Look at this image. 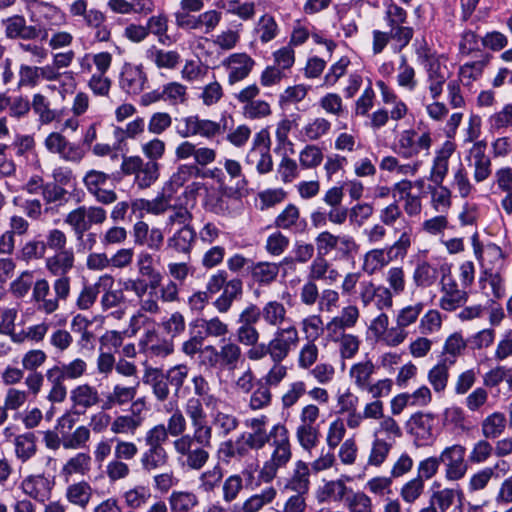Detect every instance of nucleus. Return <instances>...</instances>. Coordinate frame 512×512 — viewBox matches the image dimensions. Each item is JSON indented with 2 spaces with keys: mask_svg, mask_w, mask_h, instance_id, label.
<instances>
[{
  "mask_svg": "<svg viewBox=\"0 0 512 512\" xmlns=\"http://www.w3.org/2000/svg\"><path fill=\"white\" fill-rule=\"evenodd\" d=\"M110 174L100 170H88L82 179V183L87 192L103 205H110L116 202L117 193L113 189H106L105 186L110 181Z\"/></svg>",
  "mask_w": 512,
  "mask_h": 512,
  "instance_id": "obj_13",
  "label": "nucleus"
},
{
  "mask_svg": "<svg viewBox=\"0 0 512 512\" xmlns=\"http://www.w3.org/2000/svg\"><path fill=\"white\" fill-rule=\"evenodd\" d=\"M310 470L308 465L299 460L295 464L293 475L289 479L286 488L296 493L305 495L309 491L310 487Z\"/></svg>",
  "mask_w": 512,
  "mask_h": 512,
  "instance_id": "obj_47",
  "label": "nucleus"
},
{
  "mask_svg": "<svg viewBox=\"0 0 512 512\" xmlns=\"http://www.w3.org/2000/svg\"><path fill=\"white\" fill-rule=\"evenodd\" d=\"M299 325L305 340L310 342H316L325 329L323 319L319 314H310L302 318Z\"/></svg>",
  "mask_w": 512,
  "mask_h": 512,
  "instance_id": "obj_62",
  "label": "nucleus"
},
{
  "mask_svg": "<svg viewBox=\"0 0 512 512\" xmlns=\"http://www.w3.org/2000/svg\"><path fill=\"white\" fill-rule=\"evenodd\" d=\"M248 165H255L256 171L260 175H265L273 170V159L267 146L250 148L245 157Z\"/></svg>",
  "mask_w": 512,
  "mask_h": 512,
  "instance_id": "obj_44",
  "label": "nucleus"
},
{
  "mask_svg": "<svg viewBox=\"0 0 512 512\" xmlns=\"http://www.w3.org/2000/svg\"><path fill=\"white\" fill-rule=\"evenodd\" d=\"M350 490L341 479L327 481L319 488L317 498L319 502L329 500L340 502L345 500Z\"/></svg>",
  "mask_w": 512,
  "mask_h": 512,
  "instance_id": "obj_48",
  "label": "nucleus"
},
{
  "mask_svg": "<svg viewBox=\"0 0 512 512\" xmlns=\"http://www.w3.org/2000/svg\"><path fill=\"white\" fill-rule=\"evenodd\" d=\"M139 383L131 386L115 384L112 390L107 393L103 407L111 409L113 407H122L129 403H133L138 392Z\"/></svg>",
  "mask_w": 512,
  "mask_h": 512,
  "instance_id": "obj_33",
  "label": "nucleus"
},
{
  "mask_svg": "<svg viewBox=\"0 0 512 512\" xmlns=\"http://www.w3.org/2000/svg\"><path fill=\"white\" fill-rule=\"evenodd\" d=\"M64 222L71 227L76 239L82 240L84 233L89 230L85 206H79L70 211Z\"/></svg>",
  "mask_w": 512,
  "mask_h": 512,
  "instance_id": "obj_64",
  "label": "nucleus"
},
{
  "mask_svg": "<svg viewBox=\"0 0 512 512\" xmlns=\"http://www.w3.org/2000/svg\"><path fill=\"white\" fill-rule=\"evenodd\" d=\"M70 276L55 277L50 286L45 278L37 279L34 283L32 300L36 304L37 310L51 315L60 308L61 302H66L71 295Z\"/></svg>",
  "mask_w": 512,
  "mask_h": 512,
  "instance_id": "obj_4",
  "label": "nucleus"
},
{
  "mask_svg": "<svg viewBox=\"0 0 512 512\" xmlns=\"http://www.w3.org/2000/svg\"><path fill=\"white\" fill-rule=\"evenodd\" d=\"M467 341L460 332H454L449 335L443 345V361L454 364L456 359L463 354L467 347Z\"/></svg>",
  "mask_w": 512,
  "mask_h": 512,
  "instance_id": "obj_52",
  "label": "nucleus"
},
{
  "mask_svg": "<svg viewBox=\"0 0 512 512\" xmlns=\"http://www.w3.org/2000/svg\"><path fill=\"white\" fill-rule=\"evenodd\" d=\"M75 265L73 251H60L45 259V268L51 276H69Z\"/></svg>",
  "mask_w": 512,
  "mask_h": 512,
  "instance_id": "obj_34",
  "label": "nucleus"
},
{
  "mask_svg": "<svg viewBox=\"0 0 512 512\" xmlns=\"http://www.w3.org/2000/svg\"><path fill=\"white\" fill-rule=\"evenodd\" d=\"M38 23L41 28L51 30L53 27L65 22V15L60 8L48 2H40L37 5Z\"/></svg>",
  "mask_w": 512,
  "mask_h": 512,
  "instance_id": "obj_40",
  "label": "nucleus"
},
{
  "mask_svg": "<svg viewBox=\"0 0 512 512\" xmlns=\"http://www.w3.org/2000/svg\"><path fill=\"white\" fill-rule=\"evenodd\" d=\"M360 319V310L350 304L341 309L325 325L327 336H338L340 333H346L347 330L354 328Z\"/></svg>",
  "mask_w": 512,
  "mask_h": 512,
  "instance_id": "obj_22",
  "label": "nucleus"
},
{
  "mask_svg": "<svg viewBox=\"0 0 512 512\" xmlns=\"http://www.w3.org/2000/svg\"><path fill=\"white\" fill-rule=\"evenodd\" d=\"M435 418L431 413L417 412L406 423L407 432L414 437L418 446L431 444L435 440Z\"/></svg>",
  "mask_w": 512,
  "mask_h": 512,
  "instance_id": "obj_16",
  "label": "nucleus"
},
{
  "mask_svg": "<svg viewBox=\"0 0 512 512\" xmlns=\"http://www.w3.org/2000/svg\"><path fill=\"white\" fill-rule=\"evenodd\" d=\"M194 172L199 173L196 165H180L163 187L165 197L173 198L177 191L190 180Z\"/></svg>",
  "mask_w": 512,
  "mask_h": 512,
  "instance_id": "obj_39",
  "label": "nucleus"
},
{
  "mask_svg": "<svg viewBox=\"0 0 512 512\" xmlns=\"http://www.w3.org/2000/svg\"><path fill=\"white\" fill-rule=\"evenodd\" d=\"M91 462L92 459L88 453L79 452L67 460L62 467L61 473L66 477L74 474L84 476L90 471Z\"/></svg>",
  "mask_w": 512,
  "mask_h": 512,
  "instance_id": "obj_56",
  "label": "nucleus"
},
{
  "mask_svg": "<svg viewBox=\"0 0 512 512\" xmlns=\"http://www.w3.org/2000/svg\"><path fill=\"white\" fill-rule=\"evenodd\" d=\"M300 336L294 325L278 328L268 342L271 351V360H285L298 346Z\"/></svg>",
  "mask_w": 512,
  "mask_h": 512,
  "instance_id": "obj_14",
  "label": "nucleus"
},
{
  "mask_svg": "<svg viewBox=\"0 0 512 512\" xmlns=\"http://www.w3.org/2000/svg\"><path fill=\"white\" fill-rule=\"evenodd\" d=\"M466 161L477 184L487 181L493 175L492 158L487 154V142L477 141L467 151Z\"/></svg>",
  "mask_w": 512,
  "mask_h": 512,
  "instance_id": "obj_10",
  "label": "nucleus"
},
{
  "mask_svg": "<svg viewBox=\"0 0 512 512\" xmlns=\"http://www.w3.org/2000/svg\"><path fill=\"white\" fill-rule=\"evenodd\" d=\"M143 382L152 387L153 394L158 401L162 402L168 399L170 384L161 370L151 367L147 368L143 375Z\"/></svg>",
  "mask_w": 512,
  "mask_h": 512,
  "instance_id": "obj_38",
  "label": "nucleus"
},
{
  "mask_svg": "<svg viewBox=\"0 0 512 512\" xmlns=\"http://www.w3.org/2000/svg\"><path fill=\"white\" fill-rule=\"evenodd\" d=\"M412 278L416 287H431L438 279V269L427 261H420L413 271Z\"/></svg>",
  "mask_w": 512,
  "mask_h": 512,
  "instance_id": "obj_54",
  "label": "nucleus"
},
{
  "mask_svg": "<svg viewBox=\"0 0 512 512\" xmlns=\"http://www.w3.org/2000/svg\"><path fill=\"white\" fill-rule=\"evenodd\" d=\"M171 512H190L199 504L197 495L191 491H173L168 497Z\"/></svg>",
  "mask_w": 512,
  "mask_h": 512,
  "instance_id": "obj_49",
  "label": "nucleus"
},
{
  "mask_svg": "<svg viewBox=\"0 0 512 512\" xmlns=\"http://www.w3.org/2000/svg\"><path fill=\"white\" fill-rule=\"evenodd\" d=\"M196 240V231L193 227H180L167 239L166 250L172 255L183 254L189 256Z\"/></svg>",
  "mask_w": 512,
  "mask_h": 512,
  "instance_id": "obj_26",
  "label": "nucleus"
},
{
  "mask_svg": "<svg viewBox=\"0 0 512 512\" xmlns=\"http://www.w3.org/2000/svg\"><path fill=\"white\" fill-rule=\"evenodd\" d=\"M452 364L441 360L428 372V381L436 393H443L449 380V368Z\"/></svg>",
  "mask_w": 512,
  "mask_h": 512,
  "instance_id": "obj_60",
  "label": "nucleus"
},
{
  "mask_svg": "<svg viewBox=\"0 0 512 512\" xmlns=\"http://www.w3.org/2000/svg\"><path fill=\"white\" fill-rule=\"evenodd\" d=\"M195 327L200 329L202 337L212 339H227L230 334L229 324L222 320L219 316L203 317L195 322Z\"/></svg>",
  "mask_w": 512,
  "mask_h": 512,
  "instance_id": "obj_32",
  "label": "nucleus"
},
{
  "mask_svg": "<svg viewBox=\"0 0 512 512\" xmlns=\"http://www.w3.org/2000/svg\"><path fill=\"white\" fill-rule=\"evenodd\" d=\"M217 349L221 368L234 370L238 367L239 363L243 361L241 346L230 337L220 341Z\"/></svg>",
  "mask_w": 512,
  "mask_h": 512,
  "instance_id": "obj_31",
  "label": "nucleus"
},
{
  "mask_svg": "<svg viewBox=\"0 0 512 512\" xmlns=\"http://www.w3.org/2000/svg\"><path fill=\"white\" fill-rule=\"evenodd\" d=\"M143 352L149 357L164 358L174 351L172 341L159 337L156 330H148L140 340Z\"/></svg>",
  "mask_w": 512,
  "mask_h": 512,
  "instance_id": "obj_27",
  "label": "nucleus"
},
{
  "mask_svg": "<svg viewBox=\"0 0 512 512\" xmlns=\"http://www.w3.org/2000/svg\"><path fill=\"white\" fill-rule=\"evenodd\" d=\"M147 83L148 77L142 65L123 64L119 75V86L125 93L139 95Z\"/></svg>",
  "mask_w": 512,
  "mask_h": 512,
  "instance_id": "obj_17",
  "label": "nucleus"
},
{
  "mask_svg": "<svg viewBox=\"0 0 512 512\" xmlns=\"http://www.w3.org/2000/svg\"><path fill=\"white\" fill-rule=\"evenodd\" d=\"M70 401L75 410L84 413L88 409L97 406L100 401V394L98 389L88 383H83L75 386L70 391Z\"/></svg>",
  "mask_w": 512,
  "mask_h": 512,
  "instance_id": "obj_25",
  "label": "nucleus"
},
{
  "mask_svg": "<svg viewBox=\"0 0 512 512\" xmlns=\"http://www.w3.org/2000/svg\"><path fill=\"white\" fill-rule=\"evenodd\" d=\"M48 152L57 154L65 162L80 164L86 155L85 149L74 142H70L60 132H51L44 140Z\"/></svg>",
  "mask_w": 512,
  "mask_h": 512,
  "instance_id": "obj_11",
  "label": "nucleus"
},
{
  "mask_svg": "<svg viewBox=\"0 0 512 512\" xmlns=\"http://www.w3.org/2000/svg\"><path fill=\"white\" fill-rule=\"evenodd\" d=\"M394 441L392 439H384L383 437L374 436L371 451L368 457V465L379 467L387 459Z\"/></svg>",
  "mask_w": 512,
  "mask_h": 512,
  "instance_id": "obj_57",
  "label": "nucleus"
},
{
  "mask_svg": "<svg viewBox=\"0 0 512 512\" xmlns=\"http://www.w3.org/2000/svg\"><path fill=\"white\" fill-rule=\"evenodd\" d=\"M194 397L199 398L202 402V407L212 408L216 404H221L222 401L219 397L210 393V385L204 376L198 374L192 377Z\"/></svg>",
  "mask_w": 512,
  "mask_h": 512,
  "instance_id": "obj_51",
  "label": "nucleus"
},
{
  "mask_svg": "<svg viewBox=\"0 0 512 512\" xmlns=\"http://www.w3.org/2000/svg\"><path fill=\"white\" fill-rule=\"evenodd\" d=\"M113 284L114 278L109 274L101 275L95 283H85L75 299L76 308L81 311L90 310L98 299L100 288L112 287Z\"/></svg>",
  "mask_w": 512,
  "mask_h": 512,
  "instance_id": "obj_21",
  "label": "nucleus"
},
{
  "mask_svg": "<svg viewBox=\"0 0 512 512\" xmlns=\"http://www.w3.org/2000/svg\"><path fill=\"white\" fill-rule=\"evenodd\" d=\"M431 146L430 132L419 134L415 129L410 128L398 134L393 150L401 158L409 160L417 158L421 150L428 153Z\"/></svg>",
  "mask_w": 512,
  "mask_h": 512,
  "instance_id": "obj_7",
  "label": "nucleus"
},
{
  "mask_svg": "<svg viewBox=\"0 0 512 512\" xmlns=\"http://www.w3.org/2000/svg\"><path fill=\"white\" fill-rule=\"evenodd\" d=\"M331 122L324 117L310 119L301 129V135L307 141H316L329 134Z\"/></svg>",
  "mask_w": 512,
  "mask_h": 512,
  "instance_id": "obj_53",
  "label": "nucleus"
},
{
  "mask_svg": "<svg viewBox=\"0 0 512 512\" xmlns=\"http://www.w3.org/2000/svg\"><path fill=\"white\" fill-rule=\"evenodd\" d=\"M276 496V488L268 486L260 492L250 495L241 504L234 505L233 512H260L264 507L272 504Z\"/></svg>",
  "mask_w": 512,
  "mask_h": 512,
  "instance_id": "obj_28",
  "label": "nucleus"
},
{
  "mask_svg": "<svg viewBox=\"0 0 512 512\" xmlns=\"http://www.w3.org/2000/svg\"><path fill=\"white\" fill-rule=\"evenodd\" d=\"M279 271L280 264L273 262H252L250 265V274L252 279L262 286H266L274 282L279 274Z\"/></svg>",
  "mask_w": 512,
  "mask_h": 512,
  "instance_id": "obj_43",
  "label": "nucleus"
},
{
  "mask_svg": "<svg viewBox=\"0 0 512 512\" xmlns=\"http://www.w3.org/2000/svg\"><path fill=\"white\" fill-rule=\"evenodd\" d=\"M158 299L159 296L157 291L151 290L144 298L139 301V310L130 319V327L134 333L139 330L140 325L143 323V320L145 319L144 313L156 315L161 312Z\"/></svg>",
  "mask_w": 512,
  "mask_h": 512,
  "instance_id": "obj_36",
  "label": "nucleus"
},
{
  "mask_svg": "<svg viewBox=\"0 0 512 512\" xmlns=\"http://www.w3.org/2000/svg\"><path fill=\"white\" fill-rule=\"evenodd\" d=\"M147 57L157 66L159 69H175L180 63L181 56L177 51L174 50H163L151 47L147 51Z\"/></svg>",
  "mask_w": 512,
  "mask_h": 512,
  "instance_id": "obj_50",
  "label": "nucleus"
},
{
  "mask_svg": "<svg viewBox=\"0 0 512 512\" xmlns=\"http://www.w3.org/2000/svg\"><path fill=\"white\" fill-rule=\"evenodd\" d=\"M176 25L184 30H196L209 34L216 29L222 20V13L218 10H207L198 15L175 13Z\"/></svg>",
  "mask_w": 512,
  "mask_h": 512,
  "instance_id": "obj_12",
  "label": "nucleus"
},
{
  "mask_svg": "<svg viewBox=\"0 0 512 512\" xmlns=\"http://www.w3.org/2000/svg\"><path fill=\"white\" fill-rule=\"evenodd\" d=\"M244 424L249 431L243 433L256 447V451L268 443L272 447L270 457L263 463L258 474L260 483H271L278 471L285 468L292 458L288 429L285 425L277 423L267 430L268 418L265 415L246 419Z\"/></svg>",
  "mask_w": 512,
  "mask_h": 512,
  "instance_id": "obj_1",
  "label": "nucleus"
},
{
  "mask_svg": "<svg viewBox=\"0 0 512 512\" xmlns=\"http://www.w3.org/2000/svg\"><path fill=\"white\" fill-rule=\"evenodd\" d=\"M440 292L439 307L452 312L462 307L468 300L466 288H460L451 272V265L443 264L440 267Z\"/></svg>",
  "mask_w": 512,
  "mask_h": 512,
  "instance_id": "obj_6",
  "label": "nucleus"
},
{
  "mask_svg": "<svg viewBox=\"0 0 512 512\" xmlns=\"http://www.w3.org/2000/svg\"><path fill=\"white\" fill-rule=\"evenodd\" d=\"M439 461L444 466L445 478L449 481L462 479L468 471L466 447L462 444L446 446L439 454Z\"/></svg>",
  "mask_w": 512,
  "mask_h": 512,
  "instance_id": "obj_9",
  "label": "nucleus"
},
{
  "mask_svg": "<svg viewBox=\"0 0 512 512\" xmlns=\"http://www.w3.org/2000/svg\"><path fill=\"white\" fill-rule=\"evenodd\" d=\"M121 171L124 175H135V184L141 189L150 187L159 177L158 163L144 162L139 156L123 157Z\"/></svg>",
  "mask_w": 512,
  "mask_h": 512,
  "instance_id": "obj_8",
  "label": "nucleus"
},
{
  "mask_svg": "<svg viewBox=\"0 0 512 512\" xmlns=\"http://www.w3.org/2000/svg\"><path fill=\"white\" fill-rule=\"evenodd\" d=\"M227 71V82L234 85L246 79L255 66V60L247 53H233L222 61Z\"/></svg>",
  "mask_w": 512,
  "mask_h": 512,
  "instance_id": "obj_18",
  "label": "nucleus"
},
{
  "mask_svg": "<svg viewBox=\"0 0 512 512\" xmlns=\"http://www.w3.org/2000/svg\"><path fill=\"white\" fill-rule=\"evenodd\" d=\"M377 367L370 359H365L351 365L349 379L352 385L359 391H364L373 380Z\"/></svg>",
  "mask_w": 512,
  "mask_h": 512,
  "instance_id": "obj_30",
  "label": "nucleus"
},
{
  "mask_svg": "<svg viewBox=\"0 0 512 512\" xmlns=\"http://www.w3.org/2000/svg\"><path fill=\"white\" fill-rule=\"evenodd\" d=\"M507 418L503 412L494 411L486 415L481 423V434L485 439H497L506 430Z\"/></svg>",
  "mask_w": 512,
  "mask_h": 512,
  "instance_id": "obj_37",
  "label": "nucleus"
},
{
  "mask_svg": "<svg viewBox=\"0 0 512 512\" xmlns=\"http://www.w3.org/2000/svg\"><path fill=\"white\" fill-rule=\"evenodd\" d=\"M456 146L452 141H445L435 152L429 179L434 184H442L449 171V160Z\"/></svg>",
  "mask_w": 512,
  "mask_h": 512,
  "instance_id": "obj_24",
  "label": "nucleus"
},
{
  "mask_svg": "<svg viewBox=\"0 0 512 512\" xmlns=\"http://www.w3.org/2000/svg\"><path fill=\"white\" fill-rule=\"evenodd\" d=\"M151 498L150 489L143 485H136L122 494V499L127 508L140 510L146 506Z\"/></svg>",
  "mask_w": 512,
  "mask_h": 512,
  "instance_id": "obj_55",
  "label": "nucleus"
},
{
  "mask_svg": "<svg viewBox=\"0 0 512 512\" xmlns=\"http://www.w3.org/2000/svg\"><path fill=\"white\" fill-rule=\"evenodd\" d=\"M411 244V232L403 231L393 244L367 251L363 255L362 271L371 276L391 262L403 260L407 256Z\"/></svg>",
  "mask_w": 512,
  "mask_h": 512,
  "instance_id": "obj_5",
  "label": "nucleus"
},
{
  "mask_svg": "<svg viewBox=\"0 0 512 512\" xmlns=\"http://www.w3.org/2000/svg\"><path fill=\"white\" fill-rule=\"evenodd\" d=\"M136 267L141 277L151 280V290H157L163 277L156 268L154 256L148 251H141L137 255Z\"/></svg>",
  "mask_w": 512,
  "mask_h": 512,
  "instance_id": "obj_35",
  "label": "nucleus"
},
{
  "mask_svg": "<svg viewBox=\"0 0 512 512\" xmlns=\"http://www.w3.org/2000/svg\"><path fill=\"white\" fill-rule=\"evenodd\" d=\"M490 56L485 55L481 59L464 63L460 66L459 77L467 85L481 78L484 69L490 62Z\"/></svg>",
  "mask_w": 512,
  "mask_h": 512,
  "instance_id": "obj_61",
  "label": "nucleus"
},
{
  "mask_svg": "<svg viewBox=\"0 0 512 512\" xmlns=\"http://www.w3.org/2000/svg\"><path fill=\"white\" fill-rule=\"evenodd\" d=\"M144 406L143 398L134 401L129 414L114 417L111 423V432L115 435H135L144 422V416L142 415Z\"/></svg>",
  "mask_w": 512,
  "mask_h": 512,
  "instance_id": "obj_15",
  "label": "nucleus"
},
{
  "mask_svg": "<svg viewBox=\"0 0 512 512\" xmlns=\"http://www.w3.org/2000/svg\"><path fill=\"white\" fill-rule=\"evenodd\" d=\"M92 495V486L84 480L68 485L65 491L67 501L81 509L88 506Z\"/></svg>",
  "mask_w": 512,
  "mask_h": 512,
  "instance_id": "obj_42",
  "label": "nucleus"
},
{
  "mask_svg": "<svg viewBox=\"0 0 512 512\" xmlns=\"http://www.w3.org/2000/svg\"><path fill=\"white\" fill-rule=\"evenodd\" d=\"M431 206L438 213H445L451 207V191L442 184L429 185Z\"/></svg>",
  "mask_w": 512,
  "mask_h": 512,
  "instance_id": "obj_63",
  "label": "nucleus"
},
{
  "mask_svg": "<svg viewBox=\"0 0 512 512\" xmlns=\"http://www.w3.org/2000/svg\"><path fill=\"white\" fill-rule=\"evenodd\" d=\"M425 72L428 92L431 98L436 100L442 95L449 77L447 67L442 65L439 59H430Z\"/></svg>",
  "mask_w": 512,
  "mask_h": 512,
  "instance_id": "obj_23",
  "label": "nucleus"
},
{
  "mask_svg": "<svg viewBox=\"0 0 512 512\" xmlns=\"http://www.w3.org/2000/svg\"><path fill=\"white\" fill-rule=\"evenodd\" d=\"M432 401L430 389L423 385L413 393H400L390 402L391 413L399 415L407 407H424Z\"/></svg>",
  "mask_w": 512,
  "mask_h": 512,
  "instance_id": "obj_20",
  "label": "nucleus"
},
{
  "mask_svg": "<svg viewBox=\"0 0 512 512\" xmlns=\"http://www.w3.org/2000/svg\"><path fill=\"white\" fill-rule=\"evenodd\" d=\"M15 454L21 462L31 459L37 452L36 437L33 433H25L15 437Z\"/></svg>",
  "mask_w": 512,
  "mask_h": 512,
  "instance_id": "obj_59",
  "label": "nucleus"
},
{
  "mask_svg": "<svg viewBox=\"0 0 512 512\" xmlns=\"http://www.w3.org/2000/svg\"><path fill=\"white\" fill-rule=\"evenodd\" d=\"M220 404H216L212 408H207L210 411V422L207 420V413L202 407V402L199 398L190 397L186 400L184 405V411L187 417L189 413L194 415L193 417L198 420L199 414L200 419H203L204 424L210 428V443L212 444L213 431L219 438L226 439L229 435L235 432L240 421L236 415L230 412H225L219 408Z\"/></svg>",
  "mask_w": 512,
  "mask_h": 512,
  "instance_id": "obj_3",
  "label": "nucleus"
},
{
  "mask_svg": "<svg viewBox=\"0 0 512 512\" xmlns=\"http://www.w3.org/2000/svg\"><path fill=\"white\" fill-rule=\"evenodd\" d=\"M140 465L143 471L151 473L165 467L169 461V454L166 449L146 448L140 456Z\"/></svg>",
  "mask_w": 512,
  "mask_h": 512,
  "instance_id": "obj_45",
  "label": "nucleus"
},
{
  "mask_svg": "<svg viewBox=\"0 0 512 512\" xmlns=\"http://www.w3.org/2000/svg\"><path fill=\"white\" fill-rule=\"evenodd\" d=\"M53 487V479L44 474L29 475L20 483L21 491L29 498L40 503H45L50 499Z\"/></svg>",
  "mask_w": 512,
  "mask_h": 512,
  "instance_id": "obj_19",
  "label": "nucleus"
},
{
  "mask_svg": "<svg viewBox=\"0 0 512 512\" xmlns=\"http://www.w3.org/2000/svg\"><path fill=\"white\" fill-rule=\"evenodd\" d=\"M327 338L337 344L340 358L343 360L353 359L359 352L361 339L358 335L346 332L338 336H327Z\"/></svg>",
  "mask_w": 512,
  "mask_h": 512,
  "instance_id": "obj_41",
  "label": "nucleus"
},
{
  "mask_svg": "<svg viewBox=\"0 0 512 512\" xmlns=\"http://www.w3.org/2000/svg\"><path fill=\"white\" fill-rule=\"evenodd\" d=\"M277 228L298 233L306 228L305 219L301 218L300 209L295 204H288L275 218Z\"/></svg>",
  "mask_w": 512,
  "mask_h": 512,
  "instance_id": "obj_29",
  "label": "nucleus"
},
{
  "mask_svg": "<svg viewBox=\"0 0 512 512\" xmlns=\"http://www.w3.org/2000/svg\"><path fill=\"white\" fill-rule=\"evenodd\" d=\"M263 321L270 327L282 328L281 326L287 320V309L284 304L271 300L264 304L261 308Z\"/></svg>",
  "mask_w": 512,
  "mask_h": 512,
  "instance_id": "obj_46",
  "label": "nucleus"
},
{
  "mask_svg": "<svg viewBox=\"0 0 512 512\" xmlns=\"http://www.w3.org/2000/svg\"><path fill=\"white\" fill-rule=\"evenodd\" d=\"M189 413L192 433L176 438L172 442L175 459L178 465L185 470L199 471L209 461L210 428L204 424L203 419H195ZM201 417V415L199 414Z\"/></svg>",
  "mask_w": 512,
  "mask_h": 512,
  "instance_id": "obj_2",
  "label": "nucleus"
},
{
  "mask_svg": "<svg viewBox=\"0 0 512 512\" xmlns=\"http://www.w3.org/2000/svg\"><path fill=\"white\" fill-rule=\"evenodd\" d=\"M91 438V430L88 426L80 425L73 432L62 434V446L64 449L77 450L86 447Z\"/></svg>",
  "mask_w": 512,
  "mask_h": 512,
  "instance_id": "obj_58",
  "label": "nucleus"
}]
</instances>
